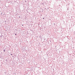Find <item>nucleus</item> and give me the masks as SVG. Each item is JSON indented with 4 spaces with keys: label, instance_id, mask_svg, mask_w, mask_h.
Instances as JSON below:
<instances>
[{
    "label": "nucleus",
    "instance_id": "obj_1",
    "mask_svg": "<svg viewBox=\"0 0 75 75\" xmlns=\"http://www.w3.org/2000/svg\"><path fill=\"white\" fill-rule=\"evenodd\" d=\"M4 52H5V50H4Z\"/></svg>",
    "mask_w": 75,
    "mask_h": 75
},
{
    "label": "nucleus",
    "instance_id": "obj_2",
    "mask_svg": "<svg viewBox=\"0 0 75 75\" xmlns=\"http://www.w3.org/2000/svg\"><path fill=\"white\" fill-rule=\"evenodd\" d=\"M44 19V18H43V19Z\"/></svg>",
    "mask_w": 75,
    "mask_h": 75
},
{
    "label": "nucleus",
    "instance_id": "obj_3",
    "mask_svg": "<svg viewBox=\"0 0 75 75\" xmlns=\"http://www.w3.org/2000/svg\"><path fill=\"white\" fill-rule=\"evenodd\" d=\"M15 35H16V34H15Z\"/></svg>",
    "mask_w": 75,
    "mask_h": 75
},
{
    "label": "nucleus",
    "instance_id": "obj_4",
    "mask_svg": "<svg viewBox=\"0 0 75 75\" xmlns=\"http://www.w3.org/2000/svg\"><path fill=\"white\" fill-rule=\"evenodd\" d=\"M19 17L20 18V16H19Z\"/></svg>",
    "mask_w": 75,
    "mask_h": 75
}]
</instances>
